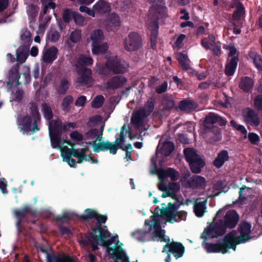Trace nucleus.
<instances>
[{"instance_id":"obj_1","label":"nucleus","mask_w":262,"mask_h":262,"mask_svg":"<svg viewBox=\"0 0 262 262\" xmlns=\"http://www.w3.org/2000/svg\"><path fill=\"white\" fill-rule=\"evenodd\" d=\"M79 243L84 246L90 245L93 251L98 249L97 245L105 247L114 262H128L126 253L118 245V235L111 237V233L107 229L102 228L100 225L94 229L89 236L82 237Z\"/></svg>"},{"instance_id":"obj_2","label":"nucleus","mask_w":262,"mask_h":262,"mask_svg":"<svg viewBox=\"0 0 262 262\" xmlns=\"http://www.w3.org/2000/svg\"><path fill=\"white\" fill-rule=\"evenodd\" d=\"M90 125H95L97 128L90 129L85 134L86 139L92 140L94 151L98 152L100 151L109 150L110 154L115 155L118 148H121L124 142V128L121 129L119 137L117 138L114 143L108 141L99 142L96 143V141H100L102 137L104 123L102 119L99 116H95L90 120Z\"/></svg>"},{"instance_id":"obj_3","label":"nucleus","mask_w":262,"mask_h":262,"mask_svg":"<svg viewBox=\"0 0 262 262\" xmlns=\"http://www.w3.org/2000/svg\"><path fill=\"white\" fill-rule=\"evenodd\" d=\"M61 129V122L59 119L53 120L49 122V130L52 147L60 149L63 161L67 162L71 167L74 166L76 163L75 160L71 158V156L77 158V163H82L83 154L86 150L83 149L79 151L78 149L69 148L67 146L62 147L63 143H69L64 140H61L60 136Z\"/></svg>"},{"instance_id":"obj_4","label":"nucleus","mask_w":262,"mask_h":262,"mask_svg":"<svg viewBox=\"0 0 262 262\" xmlns=\"http://www.w3.org/2000/svg\"><path fill=\"white\" fill-rule=\"evenodd\" d=\"M161 215H152L149 220L144 222V230H138L133 233V237L140 241H145L151 238L154 241L169 242V238L165 235L164 230L161 228L162 220Z\"/></svg>"},{"instance_id":"obj_5","label":"nucleus","mask_w":262,"mask_h":262,"mask_svg":"<svg viewBox=\"0 0 262 262\" xmlns=\"http://www.w3.org/2000/svg\"><path fill=\"white\" fill-rule=\"evenodd\" d=\"M223 209L219 210L215 217L210 227L206 229L202 234V238L207 239L217 237L225 233L226 227L233 228L237 224L239 216L234 210L228 211L225 216L224 222L219 220V216L222 214Z\"/></svg>"},{"instance_id":"obj_6","label":"nucleus","mask_w":262,"mask_h":262,"mask_svg":"<svg viewBox=\"0 0 262 262\" xmlns=\"http://www.w3.org/2000/svg\"><path fill=\"white\" fill-rule=\"evenodd\" d=\"M39 102L36 101L30 104L31 118L29 116H25L18 120V128L23 134H32L39 130L37 127V121L40 119L38 109Z\"/></svg>"},{"instance_id":"obj_7","label":"nucleus","mask_w":262,"mask_h":262,"mask_svg":"<svg viewBox=\"0 0 262 262\" xmlns=\"http://www.w3.org/2000/svg\"><path fill=\"white\" fill-rule=\"evenodd\" d=\"M251 225L247 222H242L239 225L238 230H233L225 236V242L229 243L228 248L234 251L236 245L244 243L250 239Z\"/></svg>"},{"instance_id":"obj_8","label":"nucleus","mask_w":262,"mask_h":262,"mask_svg":"<svg viewBox=\"0 0 262 262\" xmlns=\"http://www.w3.org/2000/svg\"><path fill=\"white\" fill-rule=\"evenodd\" d=\"M93 60L89 55L81 54L77 59L76 67L80 77L76 79V82L80 85L90 86L93 83L91 77L92 71L84 67L92 64Z\"/></svg>"},{"instance_id":"obj_9","label":"nucleus","mask_w":262,"mask_h":262,"mask_svg":"<svg viewBox=\"0 0 262 262\" xmlns=\"http://www.w3.org/2000/svg\"><path fill=\"white\" fill-rule=\"evenodd\" d=\"M128 65L123 61L116 56L108 58L106 65L99 71V74L107 75L110 71L114 73H123L126 71Z\"/></svg>"},{"instance_id":"obj_10","label":"nucleus","mask_w":262,"mask_h":262,"mask_svg":"<svg viewBox=\"0 0 262 262\" xmlns=\"http://www.w3.org/2000/svg\"><path fill=\"white\" fill-rule=\"evenodd\" d=\"M20 75L18 74L17 68H14L12 70H10L8 74L7 84L8 85H11L12 87H15L13 88L11 94V102L13 101L19 102L24 97V93L23 91L16 88V86L19 84L18 81Z\"/></svg>"},{"instance_id":"obj_11","label":"nucleus","mask_w":262,"mask_h":262,"mask_svg":"<svg viewBox=\"0 0 262 262\" xmlns=\"http://www.w3.org/2000/svg\"><path fill=\"white\" fill-rule=\"evenodd\" d=\"M184 154L186 161L189 163L192 172L199 173L205 165V162L201 157L192 148H186Z\"/></svg>"},{"instance_id":"obj_12","label":"nucleus","mask_w":262,"mask_h":262,"mask_svg":"<svg viewBox=\"0 0 262 262\" xmlns=\"http://www.w3.org/2000/svg\"><path fill=\"white\" fill-rule=\"evenodd\" d=\"M154 108V100L152 99H149L142 108L133 114L131 120L132 123L138 127L141 126L144 118L152 112Z\"/></svg>"},{"instance_id":"obj_13","label":"nucleus","mask_w":262,"mask_h":262,"mask_svg":"<svg viewBox=\"0 0 262 262\" xmlns=\"http://www.w3.org/2000/svg\"><path fill=\"white\" fill-rule=\"evenodd\" d=\"M181 182L183 186L193 189H204L207 185V182L204 177L197 175L190 177L189 172L182 176Z\"/></svg>"},{"instance_id":"obj_14","label":"nucleus","mask_w":262,"mask_h":262,"mask_svg":"<svg viewBox=\"0 0 262 262\" xmlns=\"http://www.w3.org/2000/svg\"><path fill=\"white\" fill-rule=\"evenodd\" d=\"M162 215L161 216L163 218L164 216L166 221L171 223L185 220L186 217V212L184 211H178L176 206L171 203H169L168 207L162 211Z\"/></svg>"},{"instance_id":"obj_15","label":"nucleus","mask_w":262,"mask_h":262,"mask_svg":"<svg viewBox=\"0 0 262 262\" xmlns=\"http://www.w3.org/2000/svg\"><path fill=\"white\" fill-rule=\"evenodd\" d=\"M141 45V37L136 32H130L124 40V48L129 51H135L139 48Z\"/></svg>"},{"instance_id":"obj_16","label":"nucleus","mask_w":262,"mask_h":262,"mask_svg":"<svg viewBox=\"0 0 262 262\" xmlns=\"http://www.w3.org/2000/svg\"><path fill=\"white\" fill-rule=\"evenodd\" d=\"M158 188L163 191L162 194L163 198L169 196L174 198L180 189V185L178 183H171L166 185L164 182H160L158 184Z\"/></svg>"},{"instance_id":"obj_17","label":"nucleus","mask_w":262,"mask_h":262,"mask_svg":"<svg viewBox=\"0 0 262 262\" xmlns=\"http://www.w3.org/2000/svg\"><path fill=\"white\" fill-rule=\"evenodd\" d=\"M244 120L247 124L252 126H257L260 124V120L258 115L252 109L245 108L243 111Z\"/></svg>"},{"instance_id":"obj_18","label":"nucleus","mask_w":262,"mask_h":262,"mask_svg":"<svg viewBox=\"0 0 262 262\" xmlns=\"http://www.w3.org/2000/svg\"><path fill=\"white\" fill-rule=\"evenodd\" d=\"M204 248L208 253H217L220 252L225 254L228 252L231 248H228L229 243L225 242V238L223 242L220 244H210L208 243L203 244Z\"/></svg>"},{"instance_id":"obj_19","label":"nucleus","mask_w":262,"mask_h":262,"mask_svg":"<svg viewBox=\"0 0 262 262\" xmlns=\"http://www.w3.org/2000/svg\"><path fill=\"white\" fill-rule=\"evenodd\" d=\"M127 79L123 76H115L111 78L105 83V89L115 90L123 87Z\"/></svg>"},{"instance_id":"obj_20","label":"nucleus","mask_w":262,"mask_h":262,"mask_svg":"<svg viewBox=\"0 0 262 262\" xmlns=\"http://www.w3.org/2000/svg\"><path fill=\"white\" fill-rule=\"evenodd\" d=\"M159 179L161 182H164L167 178H170L171 181H176L179 177L180 174L178 171L171 168L159 169L158 171Z\"/></svg>"},{"instance_id":"obj_21","label":"nucleus","mask_w":262,"mask_h":262,"mask_svg":"<svg viewBox=\"0 0 262 262\" xmlns=\"http://www.w3.org/2000/svg\"><path fill=\"white\" fill-rule=\"evenodd\" d=\"M147 25L149 29L151 31V46L155 49L156 47L157 37L158 35V25L155 20H152L151 18L147 20Z\"/></svg>"},{"instance_id":"obj_22","label":"nucleus","mask_w":262,"mask_h":262,"mask_svg":"<svg viewBox=\"0 0 262 262\" xmlns=\"http://www.w3.org/2000/svg\"><path fill=\"white\" fill-rule=\"evenodd\" d=\"M104 34L100 29H95L92 31L89 37L87 38L88 42H91V46L101 43L104 39Z\"/></svg>"},{"instance_id":"obj_23","label":"nucleus","mask_w":262,"mask_h":262,"mask_svg":"<svg viewBox=\"0 0 262 262\" xmlns=\"http://www.w3.org/2000/svg\"><path fill=\"white\" fill-rule=\"evenodd\" d=\"M58 50L55 47L44 49L42 60L47 63H52L57 58Z\"/></svg>"},{"instance_id":"obj_24","label":"nucleus","mask_w":262,"mask_h":262,"mask_svg":"<svg viewBox=\"0 0 262 262\" xmlns=\"http://www.w3.org/2000/svg\"><path fill=\"white\" fill-rule=\"evenodd\" d=\"M229 159L227 151L223 150L220 151L213 161V165L217 168L221 167L225 162Z\"/></svg>"},{"instance_id":"obj_25","label":"nucleus","mask_w":262,"mask_h":262,"mask_svg":"<svg viewBox=\"0 0 262 262\" xmlns=\"http://www.w3.org/2000/svg\"><path fill=\"white\" fill-rule=\"evenodd\" d=\"M173 148L174 146L171 142L169 141L164 142L160 148H159V146H158L157 148L158 151L157 152V157L160 154L164 156H169L173 150Z\"/></svg>"},{"instance_id":"obj_26","label":"nucleus","mask_w":262,"mask_h":262,"mask_svg":"<svg viewBox=\"0 0 262 262\" xmlns=\"http://www.w3.org/2000/svg\"><path fill=\"white\" fill-rule=\"evenodd\" d=\"M238 58L233 57L230 59H228L227 63L225 67V73L228 76H232L235 71L237 67Z\"/></svg>"},{"instance_id":"obj_27","label":"nucleus","mask_w":262,"mask_h":262,"mask_svg":"<svg viewBox=\"0 0 262 262\" xmlns=\"http://www.w3.org/2000/svg\"><path fill=\"white\" fill-rule=\"evenodd\" d=\"M248 59L251 61L258 70L262 71V58L257 53L250 51L248 54Z\"/></svg>"},{"instance_id":"obj_28","label":"nucleus","mask_w":262,"mask_h":262,"mask_svg":"<svg viewBox=\"0 0 262 262\" xmlns=\"http://www.w3.org/2000/svg\"><path fill=\"white\" fill-rule=\"evenodd\" d=\"M184 252V247L179 243L173 242L171 243V253L176 258L182 256Z\"/></svg>"},{"instance_id":"obj_29","label":"nucleus","mask_w":262,"mask_h":262,"mask_svg":"<svg viewBox=\"0 0 262 262\" xmlns=\"http://www.w3.org/2000/svg\"><path fill=\"white\" fill-rule=\"evenodd\" d=\"M93 8L95 12L100 14L108 12L111 9L110 5L103 1H99L93 6Z\"/></svg>"},{"instance_id":"obj_30","label":"nucleus","mask_w":262,"mask_h":262,"mask_svg":"<svg viewBox=\"0 0 262 262\" xmlns=\"http://www.w3.org/2000/svg\"><path fill=\"white\" fill-rule=\"evenodd\" d=\"M179 107L182 111L189 112L197 107V104L190 100H183L180 102Z\"/></svg>"},{"instance_id":"obj_31","label":"nucleus","mask_w":262,"mask_h":262,"mask_svg":"<svg viewBox=\"0 0 262 262\" xmlns=\"http://www.w3.org/2000/svg\"><path fill=\"white\" fill-rule=\"evenodd\" d=\"M177 59L183 70H187L190 69V60L186 54L179 53L177 55Z\"/></svg>"},{"instance_id":"obj_32","label":"nucleus","mask_w":262,"mask_h":262,"mask_svg":"<svg viewBox=\"0 0 262 262\" xmlns=\"http://www.w3.org/2000/svg\"><path fill=\"white\" fill-rule=\"evenodd\" d=\"M253 190L251 188L246 187H242L239 191V201L241 203L245 202L252 194Z\"/></svg>"},{"instance_id":"obj_33","label":"nucleus","mask_w":262,"mask_h":262,"mask_svg":"<svg viewBox=\"0 0 262 262\" xmlns=\"http://www.w3.org/2000/svg\"><path fill=\"white\" fill-rule=\"evenodd\" d=\"M92 143L91 142L89 143H86V146L84 147H83L80 149L79 151H81L82 150H86L84 154H83V161L85 160L86 161L89 162L91 161L92 163H98V161L96 158H95L94 157H92L90 156V155L91 154V151L90 150V149L89 148V146L91 145Z\"/></svg>"},{"instance_id":"obj_34","label":"nucleus","mask_w":262,"mask_h":262,"mask_svg":"<svg viewBox=\"0 0 262 262\" xmlns=\"http://www.w3.org/2000/svg\"><path fill=\"white\" fill-rule=\"evenodd\" d=\"M253 81L248 77L242 79L239 83V88L245 92L249 91L253 87Z\"/></svg>"},{"instance_id":"obj_35","label":"nucleus","mask_w":262,"mask_h":262,"mask_svg":"<svg viewBox=\"0 0 262 262\" xmlns=\"http://www.w3.org/2000/svg\"><path fill=\"white\" fill-rule=\"evenodd\" d=\"M232 8L235 7L236 10L233 14V19L235 21L240 20L245 15V10L243 5L241 4L231 6Z\"/></svg>"},{"instance_id":"obj_36","label":"nucleus","mask_w":262,"mask_h":262,"mask_svg":"<svg viewBox=\"0 0 262 262\" xmlns=\"http://www.w3.org/2000/svg\"><path fill=\"white\" fill-rule=\"evenodd\" d=\"M16 61L18 62L17 64H21L25 62L27 59L28 54V53L24 51L21 48H19L16 50ZM14 68H17L18 69V65L13 67L11 70H12Z\"/></svg>"},{"instance_id":"obj_37","label":"nucleus","mask_w":262,"mask_h":262,"mask_svg":"<svg viewBox=\"0 0 262 262\" xmlns=\"http://www.w3.org/2000/svg\"><path fill=\"white\" fill-rule=\"evenodd\" d=\"M206 201L197 202L194 206V211L198 217H202L206 212Z\"/></svg>"},{"instance_id":"obj_38","label":"nucleus","mask_w":262,"mask_h":262,"mask_svg":"<svg viewBox=\"0 0 262 262\" xmlns=\"http://www.w3.org/2000/svg\"><path fill=\"white\" fill-rule=\"evenodd\" d=\"M108 48L106 43H97L92 46V52L93 54H103L106 52Z\"/></svg>"},{"instance_id":"obj_39","label":"nucleus","mask_w":262,"mask_h":262,"mask_svg":"<svg viewBox=\"0 0 262 262\" xmlns=\"http://www.w3.org/2000/svg\"><path fill=\"white\" fill-rule=\"evenodd\" d=\"M47 259L48 262H74L69 257H56L48 254H47Z\"/></svg>"},{"instance_id":"obj_40","label":"nucleus","mask_w":262,"mask_h":262,"mask_svg":"<svg viewBox=\"0 0 262 262\" xmlns=\"http://www.w3.org/2000/svg\"><path fill=\"white\" fill-rule=\"evenodd\" d=\"M81 39V31L79 29H75L71 32L69 35V40L74 43H76Z\"/></svg>"},{"instance_id":"obj_41","label":"nucleus","mask_w":262,"mask_h":262,"mask_svg":"<svg viewBox=\"0 0 262 262\" xmlns=\"http://www.w3.org/2000/svg\"><path fill=\"white\" fill-rule=\"evenodd\" d=\"M69 82L66 78L61 80L59 84L57 86V91L60 94H64L69 89Z\"/></svg>"},{"instance_id":"obj_42","label":"nucleus","mask_w":262,"mask_h":262,"mask_svg":"<svg viewBox=\"0 0 262 262\" xmlns=\"http://www.w3.org/2000/svg\"><path fill=\"white\" fill-rule=\"evenodd\" d=\"M221 120V118L214 113H210L205 119V122L207 124H213Z\"/></svg>"},{"instance_id":"obj_43","label":"nucleus","mask_w":262,"mask_h":262,"mask_svg":"<svg viewBox=\"0 0 262 262\" xmlns=\"http://www.w3.org/2000/svg\"><path fill=\"white\" fill-rule=\"evenodd\" d=\"M41 106L45 117L46 119L50 120L52 117V112L50 107L45 103L42 104Z\"/></svg>"},{"instance_id":"obj_44","label":"nucleus","mask_w":262,"mask_h":262,"mask_svg":"<svg viewBox=\"0 0 262 262\" xmlns=\"http://www.w3.org/2000/svg\"><path fill=\"white\" fill-rule=\"evenodd\" d=\"M103 102V97L101 95L97 96L92 102V106L94 108H99L102 106Z\"/></svg>"},{"instance_id":"obj_45","label":"nucleus","mask_w":262,"mask_h":262,"mask_svg":"<svg viewBox=\"0 0 262 262\" xmlns=\"http://www.w3.org/2000/svg\"><path fill=\"white\" fill-rule=\"evenodd\" d=\"M73 17L75 23L78 25L82 26L85 22V18L79 13L73 12Z\"/></svg>"},{"instance_id":"obj_46","label":"nucleus","mask_w":262,"mask_h":262,"mask_svg":"<svg viewBox=\"0 0 262 262\" xmlns=\"http://www.w3.org/2000/svg\"><path fill=\"white\" fill-rule=\"evenodd\" d=\"M73 101V98L72 96L69 95L66 97L62 101V108L65 110H68L70 104Z\"/></svg>"},{"instance_id":"obj_47","label":"nucleus","mask_w":262,"mask_h":262,"mask_svg":"<svg viewBox=\"0 0 262 262\" xmlns=\"http://www.w3.org/2000/svg\"><path fill=\"white\" fill-rule=\"evenodd\" d=\"M39 8L35 6L31 5L28 7L27 12L29 16L34 18L37 16Z\"/></svg>"},{"instance_id":"obj_48","label":"nucleus","mask_w":262,"mask_h":262,"mask_svg":"<svg viewBox=\"0 0 262 262\" xmlns=\"http://www.w3.org/2000/svg\"><path fill=\"white\" fill-rule=\"evenodd\" d=\"M230 124L233 127H234L237 130L240 131L243 135L247 134V129L243 125L237 124V123L234 120H231L230 121Z\"/></svg>"},{"instance_id":"obj_49","label":"nucleus","mask_w":262,"mask_h":262,"mask_svg":"<svg viewBox=\"0 0 262 262\" xmlns=\"http://www.w3.org/2000/svg\"><path fill=\"white\" fill-rule=\"evenodd\" d=\"M29 211V208L28 207H25L21 210H15L14 212L16 217L20 220Z\"/></svg>"},{"instance_id":"obj_50","label":"nucleus","mask_w":262,"mask_h":262,"mask_svg":"<svg viewBox=\"0 0 262 262\" xmlns=\"http://www.w3.org/2000/svg\"><path fill=\"white\" fill-rule=\"evenodd\" d=\"M164 107L166 109H170L174 107V103L170 98H165L162 101Z\"/></svg>"},{"instance_id":"obj_51","label":"nucleus","mask_w":262,"mask_h":262,"mask_svg":"<svg viewBox=\"0 0 262 262\" xmlns=\"http://www.w3.org/2000/svg\"><path fill=\"white\" fill-rule=\"evenodd\" d=\"M31 34L30 31L25 30L20 36L21 40L24 43H29L31 40Z\"/></svg>"},{"instance_id":"obj_52","label":"nucleus","mask_w":262,"mask_h":262,"mask_svg":"<svg viewBox=\"0 0 262 262\" xmlns=\"http://www.w3.org/2000/svg\"><path fill=\"white\" fill-rule=\"evenodd\" d=\"M70 138L74 141H81L83 139V136L81 133L77 131H73L70 135Z\"/></svg>"},{"instance_id":"obj_53","label":"nucleus","mask_w":262,"mask_h":262,"mask_svg":"<svg viewBox=\"0 0 262 262\" xmlns=\"http://www.w3.org/2000/svg\"><path fill=\"white\" fill-rule=\"evenodd\" d=\"M53 0H43V5L44 6V13H47V10L48 8L54 9L55 8V4L53 2Z\"/></svg>"},{"instance_id":"obj_54","label":"nucleus","mask_w":262,"mask_h":262,"mask_svg":"<svg viewBox=\"0 0 262 262\" xmlns=\"http://www.w3.org/2000/svg\"><path fill=\"white\" fill-rule=\"evenodd\" d=\"M73 12L69 9L65 10L63 12V19L64 22L69 23L73 17Z\"/></svg>"},{"instance_id":"obj_55","label":"nucleus","mask_w":262,"mask_h":262,"mask_svg":"<svg viewBox=\"0 0 262 262\" xmlns=\"http://www.w3.org/2000/svg\"><path fill=\"white\" fill-rule=\"evenodd\" d=\"M59 33L54 31H51L48 35V39L53 42L57 41L59 38Z\"/></svg>"},{"instance_id":"obj_56","label":"nucleus","mask_w":262,"mask_h":262,"mask_svg":"<svg viewBox=\"0 0 262 262\" xmlns=\"http://www.w3.org/2000/svg\"><path fill=\"white\" fill-rule=\"evenodd\" d=\"M227 49L229 50L228 59H230L231 58L233 57H236V58H237V50L234 46H229L228 47Z\"/></svg>"},{"instance_id":"obj_57","label":"nucleus","mask_w":262,"mask_h":262,"mask_svg":"<svg viewBox=\"0 0 262 262\" xmlns=\"http://www.w3.org/2000/svg\"><path fill=\"white\" fill-rule=\"evenodd\" d=\"M185 35L184 34L180 35L174 44V48L178 50L180 49L182 47V42L185 39Z\"/></svg>"},{"instance_id":"obj_58","label":"nucleus","mask_w":262,"mask_h":262,"mask_svg":"<svg viewBox=\"0 0 262 262\" xmlns=\"http://www.w3.org/2000/svg\"><path fill=\"white\" fill-rule=\"evenodd\" d=\"M23 71L24 73H23V75L25 77V83H27L30 80V68L27 66L23 67Z\"/></svg>"},{"instance_id":"obj_59","label":"nucleus","mask_w":262,"mask_h":262,"mask_svg":"<svg viewBox=\"0 0 262 262\" xmlns=\"http://www.w3.org/2000/svg\"><path fill=\"white\" fill-rule=\"evenodd\" d=\"M255 107L258 110H262V95L257 96L254 100Z\"/></svg>"},{"instance_id":"obj_60","label":"nucleus","mask_w":262,"mask_h":262,"mask_svg":"<svg viewBox=\"0 0 262 262\" xmlns=\"http://www.w3.org/2000/svg\"><path fill=\"white\" fill-rule=\"evenodd\" d=\"M96 213L97 212L94 210H92L90 209H87L85 211V215L82 216L81 217L83 218L84 220L89 218H94Z\"/></svg>"},{"instance_id":"obj_61","label":"nucleus","mask_w":262,"mask_h":262,"mask_svg":"<svg viewBox=\"0 0 262 262\" xmlns=\"http://www.w3.org/2000/svg\"><path fill=\"white\" fill-rule=\"evenodd\" d=\"M110 23L112 24V26L114 27L118 26L119 23L118 16L115 14H112L110 17Z\"/></svg>"},{"instance_id":"obj_62","label":"nucleus","mask_w":262,"mask_h":262,"mask_svg":"<svg viewBox=\"0 0 262 262\" xmlns=\"http://www.w3.org/2000/svg\"><path fill=\"white\" fill-rule=\"evenodd\" d=\"M79 10L81 12H84L89 15L90 16L95 17L94 10H92L85 6H80Z\"/></svg>"},{"instance_id":"obj_63","label":"nucleus","mask_w":262,"mask_h":262,"mask_svg":"<svg viewBox=\"0 0 262 262\" xmlns=\"http://www.w3.org/2000/svg\"><path fill=\"white\" fill-rule=\"evenodd\" d=\"M167 83L166 82H164L156 88V91L158 94H161L167 91Z\"/></svg>"},{"instance_id":"obj_64","label":"nucleus","mask_w":262,"mask_h":262,"mask_svg":"<svg viewBox=\"0 0 262 262\" xmlns=\"http://www.w3.org/2000/svg\"><path fill=\"white\" fill-rule=\"evenodd\" d=\"M249 140L253 144H256L259 141L258 136L253 133H250L248 135Z\"/></svg>"}]
</instances>
